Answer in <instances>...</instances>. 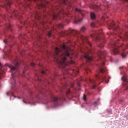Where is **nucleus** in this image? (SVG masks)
Returning <instances> with one entry per match:
<instances>
[{
	"mask_svg": "<svg viewBox=\"0 0 128 128\" xmlns=\"http://www.w3.org/2000/svg\"><path fill=\"white\" fill-rule=\"evenodd\" d=\"M54 58L58 64H62L66 62V58L70 56V48L66 44H64L62 48H56L55 49Z\"/></svg>",
	"mask_w": 128,
	"mask_h": 128,
	"instance_id": "obj_1",
	"label": "nucleus"
},
{
	"mask_svg": "<svg viewBox=\"0 0 128 128\" xmlns=\"http://www.w3.org/2000/svg\"><path fill=\"white\" fill-rule=\"evenodd\" d=\"M104 36V34L102 32V30L99 31H95L94 33L90 34L91 38H94L96 42H100L98 45V46H99L100 48H104V44L105 42L104 40V38L102 37V39L100 38V36Z\"/></svg>",
	"mask_w": 128,
	"mask_h": 128,
	"instance_id": "obj_2",
	"label": "nucleus"
},
{
	"mask_svg": "<svg viewBox=\"0 0 128 128\" xmlns=\"http://www.w3.org/2000/svg\"><path fill=\"white\" fill-rule=\"evenodd\" d=\"M100 73L96 75V78H97V80H104L106 82V84L108 83V80H110V78L108 76H102V74H104L106 72V70L104 68H100Z\"/></svg>",
	"mask_w": 128,
	"mask_h": 128,
	"instance_id": "obj_3",
	"label": "nucleus"
},
{
	"mask_svg": "<svg viewBox=\"0 0 128 128\" xmlns=\"http://www.w3.org/2000/svg\"><path fill=\"white\" fill-rule=\"evenodd\" d=\"M61 94H60V97L58 98L54 96H51V100L52 101L54 102H58V100H65L66 99L64 98V95L62 94V90H60Z\"/></svg>",
	"mask_w": 128,
	"mask_h": 128,
	"instance_id": "obj_4",
	"label": "nucleus"
},
{
	"mask_svg": "<svg viewBox=\"0 0 128 128\" xmlns=\"http://www.w3.org/2000/svg\"><path fill=\"white\" fill-rule=\"evenodd\" d=\"M97 54L99 57V60H102L103 58H106V52H104L102 50H99L97 52Z\"/></svg>",
	"mask_w": 128,
	"mask_h": 128,
	"instance_id": "obj_5",
	"label": "nucleus"
},
{
	"mask_svg": "<svg viewBox=\"0 0 128 128\" xmlns=\"http://www.w3.org/2000/svg\"><path fill=\"white\" fill-rule=\"evenodd\" d=\"M80 38L82 40V42L83 44H88L90 46H92V44H90V42L88 41V37H86L84 36H80Z\"/></svg>",
	"mask_w": 128,
	"mask_h": 128,
	"instance_id": "obj_6",
	"label": "nucleus"
},
{
	"mask_svg": "<svg viewBox=\"0 0 128 128\" xmlns=\"http://www.w3.org/2000/svg\"><path fill=\"white\" fill-rule=\"evenodd\" d=\"M111 46H112V52L114 54H118V50L116 46V44H111Z\"/></svg>",
	"mask_w": 128,
	"mask_h": 128,
	"instance_id": "obj_7",
	"label": "nucleus"
},
{
	"mask_svg": "<svg viewBox=\"0 0 128 128\" xmlns=\"http://www.w3.org/2000/svg\"><path fill=\"white\" fill-rule=\"evenodd\" d=\"M14 76H16V74L14 72L12 73L10 80V84L12 85V88H14V86H16V79L14 78Z\"/></svg>",
	"mask_w": 128,
	"mask_h": 128,
	"instance_id": "obj_8",
	"label": "nucleus"
},
{
	"mask_svg": "<svg viewBox=\"0 0 128 128\" xmlns=\"http://www.w3.org/2000/svg\"><path fill=\"white\" fill-rule=\"evenodd\" d=\"M68 34H72L74 36H78V34H80V32L78 31L71 29L69 30Z\"/></svg>",
	"mask_w": 128,
	"mask_h": 128,
	"instance_id": "obj_9",
	"label": "nucleus"
},
{
	"mask_svg": "<svg viewBox=\"0 0 128 128\" xmlns=\"http://www.w3.org/2000/svg\"><path fill=\"white\" fill-rule=\"evenodd\" d=\"M122 80H123V84L125 86L126 90H128V81L126 80V76H123L122 78Z\"/></svg>",
	"mask_w": 128,
	"mask_h": 128,
	"instance_id": "obj_10",
	"label": "nucleus"
},
{
	"mask_svg": "<svg viewBox=\"0 0 128 128\" xmlns=\"http://www.w3.org/2000/svg\"><path fill=\"white\" fill-rule=\"evenodd\" d=\"M48 14L50 16L51 18H52L53 20H56V18L58 16V14H54V12L48 13Z\"/></svg>",
	"mask_w": 128,
	"mask_h": 128,
	"instance_id": "obj_11",
	"label": "nucleus"
},
{
	"mask_svg": "<svg viewBox=\"0 0 128 128\" xmlns=\"http://www.w3.org/2000/svg\"><path fill=\"white\" fill-rule=\"evenodd\" d=\"M84 58L87 60V62H92V57L89 54H85Z\"/></svg>",
	"mask_w": 128,
	"mask_h": 128,
	"instance_id": "obj_12",
	"label": "nucleus"
},
{
	"mask_svg": "<svg viewBox=\"0 0 128 128\" xmlns=\"http://www.w3.org/2000/svg\"><path fill=\"white\" fill-rule=\"evenodd\" d=\"M5 66H8V68H10V70H11L13 72H14V70H16V68L12 64H5Z\"/></svg>",
	"mask_w": 128,
	"mask_h": 128,
	"instance_id": "obj_13",
	"label": "nucleus"
},
{
	"mask_svg": "<svg viewBox=\"0 0 128 128\" xmlns=\"http://www.w3.org/2000/svg\"><path fill=\"white\" fill-rule=\"evenodd\" d=\"M110 28H110H112L113 30H116V25L114 24V22H112L110 25L109 26Z\"/></svg>",
	"mask_w": 128,
	"mask_h": 128,
	"instance_id": "obj_14",
	"label": "nucleus"
},
{
	"mask_svg": "<svg viewBox=\"0 0 128 128\" xmlns=\"http://www.w3.org/2000/svg\"><path fill=\"white\" fill-rule=\"evenodd\" d=\"M90 82L92 84V88H96V80H90Z\"/></svg>",
	"mask_w": 128,
	"mask_h": 128,
	"instance_id": "obj_15",
	"label": "nucleus"
},
{
	"mask_svg": "<svg viewBox=\"0 0 128 128\" xmlns=\"http://www.w3.org/2000/svg\"><path fill=\"white\" fill-rule=\"evenodd\" d=\"M6 72V70L2 68V65L0 63V74H2Z\"/></svg>",
	"mask_w": 128,
	"mask_h": 128,
	"instance_id": "obj_16",
	"label": "nucleus"
},
{
	"mask_svg": "<svg viewBox=\"0 0 128 128\" xmlns=\"http://www.w3.org/2000/svg\"><path fill=\"white\" fill-rule=\"evenodd\" d=\"M82 20V19L80 18H77L76 17H75L74 23L78 24V22H80Z\"/></svg>",
	"mask_w": 128,
	"mask_h": 128,
	"instance_id": "obj_17",
	"label": "nucleus"
},
{
	"mask_svg": "<svg viewBox=\"0 0 128 128\" xmlns=\"http://www.w3.org/2000/svg\"><path fill=\"white\" fill-rule=\"evenodd\" d=\"M90 8H93V10H100V8L96 5H92L90 6Z\"/></svg>",
	"mask_w": 128,
	"mask_h": 128,
	"instance_id": "obj_18",
	"label": "nucleus"
},
{
	"mask_svg": "<svg viewBox=\"0 0 128 128\" xmlns=\"http://www.w3.org/2000/svg\"><path fill=\"white\" fill-rule=\"evenodd\" d=\"M14 64L16 68H18V66H20V63H18L17 60H14Z\"/></svg>",
	"mask_w": 128,
	"mask_h": 128,
	"instance_id": "obj_19",
	"label": "nucleus"
},
{
	"mask_svg": "<svg viewBox=\"0 0 128 128\" xmlns=\"http://www.w3.org/2000/svg\"><path fill=\"white\" fill-rule=\"evenodd\" d=\"M90 16L92 20H96V14L94 12L90 13Z\"/></svg>",
	"mask_w": 128,
	"mask_h": 128,
	"instance_id": "obj_20",
	"label": "nucleus"
},
{
	"mask_svg": "<svg viewBox=\"0 0 128 128\" xmlns=\"http://www.w3.org/2000/svg\"><path fill=\"white\" fill-rule=\"evenodd\" d=\"M122 56V58H126V53L125 51H124L122 54H121Z\"/></svg>",
	"mask_w": 128,
	"mask_h": 128,
	"instance_id": "obj_21",
	"label": "nucleus"
},
{
	"mask_svg": "<svg viewBox=\"0 0 128 128\" xmlns=\"http://www.w3.org/2000/svg\"><path fill=\"white\" fill-rule=\"evenodd\" d=\"M65 94H66V96H68V94H70V91L68 90H64Z\"/></svg>",
	"mask_w": 128,
	"mask_h": 128,
	"instance_id": "obj_22",
	"label": "nucleus"
},
{
	"mask_svg": "<svg viewBox=\"0 0 128 128\" xmlns=\"http://www.w3.org/2000/svg\"><path fill=\"white\" fill-rule=\"evenodd\" d=\"M76 12H80V14H82V10L80 9V8H76Z\"/></svg>",
	"mask_w": 128,
	"mask_h": 128,
	"instance_id": "obj_23",
	"label": "nucleus"
},
{
	"mask_svg": "<svg viewBox=\"0 0 128 128\" xmlns=\"http://www.w3.org/2000/svg\"><path fill=\"white\" fill-rule=\"evenodd\" d=\"M58 26L60 28H64V24H58Z\"/></svg>",
	"mask_w": 128,
	"mask_h": 128,
	"instance_id": "obj_24",
	"label": "nucleus"
},
{
	"mask_svg": "<svg viewBox=\"0 0 128 128\" xmlns=\"http://www.w3.org/2000/svg\"><path fill=\"white\" fill-rule=\"evenodd\" d=\"M6 28H8V30H11V28H12V25H10V24H8V25H6Z\"/></svg>",
	"mask_w": 128,
	"mask_h": 128,
	"instance_id": "obj_25",
	"label": "nucleus"
},
{
	"mask_svg": "<svg viewBox=\"0 0 128 128\" xmlns=\"http://www.w3.org/2000/svg\"><path fill=\"white\" fill-rule=\"evenodd\" d=\"M40 6L42 8H46V5L44 4H40Z\"/></svg>",
	"mask_w": 128,
	"mask_h": 128,
	"instance_id": "obj_26",
	"label": "nucleus"
},
{
	"mask_svg": "<svg viewBox=\"0 0 128 128\" xmlns=\"http://www.w3.org/2000/svg\"><path fill=\"white\" fill-rule=\"evenodd\" d=\"M91 26H92V28H95L96 27V24L94 22H92L91 24Z\"/></svg>",
	"mask_w": 128,
	"mask_h": 128,
	"instance_id": "obj_27",
	"label": "nucleus"
},
{
	"mask_svg": "<svg viewBox=\"0 0 128 128\" xmlns=\"http://www.w3.org/2000/svg\"><path fill=\"white\" fill-rule=\"evenodd\" d=\"M98 101H96L95 102H94L93 103V104L95 106H98Z\"/></svg>",
	"mask_w": 128,
	"mask_h": 128,
	"instance_id": "obj_28",
	"label": "nucleus"
},
{
	"mask_svg": "<svg viewBox=\"0 0 128 128\" xmlns=\"http://www.w3.org/2000/svg\"><path fill=\"white\" fill-rule=\"evenodd\" d=\"M84 30H86V28L82 27V28H81L80 29L81 32H84Z\"/></svg>",
	"mask_w": 128,
	"mask_h": 128,
	"instance_id": "obj_29",
	"label": "nucleus"
},
{
	"mask_svg": "<svg viewBox=\"0 0 128 128\" xmlns=\"http://www.w3.org/2000/svg\"><path fill=\"white\" fill-rule=\"evenodd\" d=\"M63 4H68V1L66 0H64Z\"/></svg>",
	"mask_w": 128,
	"mask_h": 128,
	"instance_id": "obj_30",
	"label": "nucleus"
},
{
	"mask_svg": "<svg viewBox=\"0 0 128 128\" xmlns=\"http://www.w3.org/2000/svg\"><path fill=\"white\" fill-rule=\"evenodd\" d=\"M48 36H49V38H50V36H52V32H50L48 33Z\"/></svg>",
	"mask_w": 128,
	"mask_h": 128,
	"instance_id": "obj_31",
	"label": "nucleus"
},
{
	"mask_svg": "<svg viewBox=\"0 0 128 128\" xmlns=\"http://www.w3.org/2000/svg\"><path fill=\"white\" fill-rule=\"evenodd\" d=\"M84 100L86 102V95L84 96Z\"/></svg>",
	"mask_w": 128,
	"mask_h": 128,
	"instance_id": "obj_32",
	"label": "nucleus"
},
{
	"mask_svg": "<svg viewBox=\"0 0 128 128\" xmlns=\"http://www.w3.org/2000/svg\"><path fill=\"white\" fill-rule=\"evenodd\" d=\"M31 66H36V64H34V63L32 62L31 63Z\"/></svg>",
	"mask_w": 128,
	"mask_h": 128,
	"instance_id": "obj_33",
	"label": "nucleus"
},
{
	"mask_svg": "<svg viewBox=\"0 0 128 128\" xmlns=\"http://www.w3.org/2000/svg\"><path fill=\"white\" fill-rule=\"evenodd\" d=\"M42 74H46V71H44V70L42 71Z\"/></svg>",
	"mask_w": 128,
	"mask_h": 128,
	"instance_id": "obj_34",
	"label": "nucleus"
},
{
	"mask_svg": "<svg viewBox=\"0 0 128 128\" xmlns=\"http://www.w3.org/2000/svg\"><path fill=\"white\" fill-rule=\"evenodd\" d=\"M89 54H90L92 56L94 54V53L92 52V50H89Z\"/></svg>",
	"mask_w": 128,
	"mask_h": 128,
	"instance_id": "obj_35",
	"label": "nucleus"
},
{
	"mask_svg": "<svg viewBox=\"0 0 128 128\" xmlns=\"http://www.w3.org/2000/svg\"><path fill=\"white\" fill-rule=\"evenodd\" d=\"M4 42H5V44H6V42H8V40L6 39L4 40Z\"/></svg>",
	"mask_w": 128,
	"mask_h": 128,
	"instance_id": "obj_36",
	"label": "nucleus"
},
{
	"mask_svg": "<svg viewBox=\"0 0 128 128\" xmlns=\"http://www.w3.org/2000/svg\"><path fill=\"white\" fill-rule=\"evenodd\" d=\"M10 94H12V92H7V96H10Z\"/></svg>",
	"mask_w": 128,
	"mask_h": 128,
	"instance_id": "obj_37",
	"label": "nucleus"
},
{
	"mask_svg": "<svg viewBox=\"0 0 128 128\" xmlns=\"http://www.w3.org/2000/svg\"><path fill=\"white\" fill-rule=\"evenodd\" d=\"M122 102H124V100H120V104H122Z\"/></svg>",
	"mask_w": 128,
	"mask_h": 128,
	"instance_id": "obj_38",
	"label": "nucleus"
},
{
	"mask_svg": "<svg viewBox=\"0 0 128 128\" xmlns=\"http://www.w3.org/2000/svg\"><path fill=\"white\" fill-rule=\"evenodd\" d=\"M36 98H38V100H40V97L38 96H37Z\"/></svg>",
	"mask_w": 128,
	"mask_h": 128,
	"instance_id": "obj_39",
	"label": "nucleus"
},
{
	"mask_svg": "<svg viewBox=\"0 0 128 128\" xmlns=\"http://www.w3.org/2000/svg\"><path fill=\"white\" fill-rule=\"evenodd\" d=\"M8 6H10V3L8 2Z\"/></svg>",
	"mask_w": 128,
	"mask_h": 128,
	"instance_id": "obj_40",
	"label": "nucleus"
},
{
	"mask_svg": "<svg viewBox=\"0 0 128 128\" xmlns=\"http://www.w3.org/2000/svg\"><path fill=\"white\" fill-rule=\"evenodd\" d=\"M126 48H128V44H126Z\"/></svg>",
	"mask_w": 128,
	"mask_h": 128,
	"instance_id": "obj_41",
	"label": "nucleus"
},
{
	"mask_svg": "<svg viewBox=\"0 0 128 128\" xmlns=\"http://www.w3.org/2000/svg\"><path fill=\"white\" fill-rule=\"evenodd\" d=\"M36 15L38 16V12H36Z\"/></svg>",
	"mask_w": 128,
	"mask_h": 128,
	"instance_id": "obj_42",
	"label": "nucleus"
},
{
	"mask_svg": "<svg viewBox=\"0 0 128 128\" xmlns=\"http://www.w3.org/2000/svg\"><path fill=\"white\" fill-rule=\"evenodd\" d=\"M24 104H26V102L25 101H24Z\"/></svg>",
	"mask_w": 128,
	"mask_h": 128,
	"instance_id": "obj_43",
	"label": "nucleus"
},
{
	"mask_svg": "<svg viewBox=\"0 0 128 128\" xmlns=\"http://www.w3.org/2000/svg\"><path fill=\"white\" fill-rule=\"evenodd\" d=\"M2 17V16H0V18H1Z\"/></svg>",
	"mask_w": 128,
	"mask_h": 128,
	"instance_id": "obj_44",
	"label": "nucleus"
}]
</instances>
